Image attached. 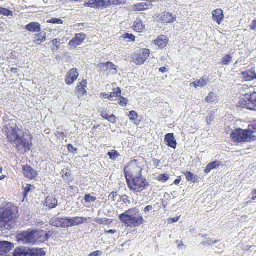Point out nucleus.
Here are the masks:
<instances>
[{"instance_id":"nucleus-10","label":"nucleus","mask_w":256,"mask_h":256,"mask_svg":"<svg viewBox=\"0 0 256 256\" xmlns=\"http://www.w3.org/2000/svg\"><path fill=\"white\" fill-rule=\"evenodd\" d=\"M72 218H57L50 220L51 225L58 228H69L73 226Z\"/></svg>"},{"instance_id":"nucleus-3","label":"nucleus","mask_w":256,"mask_h":256,"mask_svg":"<svg viewBox=\"0 0 256 256\" xmlns=\"http://www.w3.org/2000/svg\"><path fill=\"white\" fill-rule=\"evenodd\" d=\"M118 218L126 228H138L145 222V220L136 208L126 210L119 215Z\"/></svg>"},{"instance_id":"nucleus-1","label":"nucleus","mask_w":256,"mask_h":256,"mask_svg":"<svg viewBox=\"0 0 256 256\" xmlns=\"http://www.w3.org/2000/svg\"><path fill=\"white\" fill-rule=\"evenodd\" d=\"M6 136L9 142L15 144V148L18 152L27 153L30 152L33 146V136L28 130L23 132L22 135H20V129L16 126L8 128L6 127Z\"/></svg>"},{"instance_id":"nucleus-45","label":"nucleus","mask_w":256,"mask_h":256,"mask_svg":"<svg viewBox=\"0 0 256 256\" xmlns=\"http://www.w3.org/2000/svg\"><path fill=\"white\" fill-rule=\"evenodd\" d=\"M62 178L64 180H68L71 176V171L68 169H64L62 170Z\"/></svg>"},{"instance_id":"nucleus-21","label":"nucleus","mask_w":256,"mask_h":256,"mask_svg":"<svg viewBox=\"0 0 256 256\" xmlns=\"http://www.w3.org/2000/svg\"><path fill=\"white\" fill-rule=\"evenodd\" d=\"M151 4L150 2L146 1L143 2L138 3L132 6V10L134 12H140L148 10L150 8Z\"/></svg>"},{"instance_id":"nucleus-34","label":"nucleus","mask_w":256,"mask_h":256,"mask_svg":"<svg viewBox=\"0 0 256 256\" xmlns=\"http://www.w3.org/2000/svg\"><path fill=\"white\" fill-rule=\"evenodd\" d=\"M60 42L61 40L60 38H54L52 40V52H56L60 49Z\"/></svg>"},{"instance_id":"nucleus-42","label":"nucleus","mask_w":256,"mask_h":256,"mask_svg":"<svg viewBox=\"0 0 256 256\" xmlns=\"http://www.w3.org/2000/svg\"><path fill=\"white\" fill-rule=\"evenodd\" d=\"M232 58L230 54H226L222 59V65H228L232 61Z\"/></svg>"},{"instance_id":"nucleus-41","label":"nucleus","mask_w":256,"mask_h":256,"mask_svg":"<svg viewBox=\"0 0 256 256\" xmlns=\"http://www.w3.org/2000/svg\"><path fill=\"white\" fill-rule=\"evenodd\" d=\"M117 72V66L112 62H109L108 73L112 74H116Z\"/></svg>"},{"instance_id":"nucleus-15","label":"nucleus","mask_w":256,"mask_h":256,"mask_svg":"<svg viewBox=\"0 0 256 256\" xmlns=\"http://www.w3.org/2000/svg\"><path fill=\"white\" fill-rule=\"evenodd\" d=\"M250 102V94H246L240 98L238 106L251 110Z\"/></svg>"},{"instance_id":"nucleus-20","label":"nucleus","mask_w":256,"mask_h":256,"mask_svg":"<svg viewBox=\"0 0 256 256\" xmlns=\"http://www.w3.org/2000/svg\"><path fill=\"white\" fill-rule=\"evenodd\" d=\"M160 22L164 24L172 23L176 20V17L169 12H164L160 14Z\"/></svg>"},{"instance_id":"nucleus-23","label":"nucleus","mask_w":256,"mask_h":256,"mask_svg":"<svg viewBox=\"0 0 256 256\" xmlns=\"http://www.w3.org/2000/svg\"><path fill=\"white\" fill-rule=\"evenodd\" d=\"M173 133H169L165 136L164 140L166 144L170 148L176 149L177 146V143L174 139Z\"/></svg>"},{"instance_id":"nucleus-2","label":"nucleus","mask_w":256,"mask_h":256,"mask_svg":"<svg viewBox=\"0 0 256 256\" xmlns=\"http://www.w3.org/2000/svg\"><path fill=\"white\" fill-rule=\"evenodd\" d=\"M18 209L10 202H4L0 206V231L13 229L18 218Z\"/></svg>"},{"instance_id":"nucleus-47","label":"nucleus","mask_w":256,"mask_h":256,"mask_svg":"<svg viewBox=\"0 0 256 256\" xmlns=\"http://www.w3.org/2000/svg\"><path fill=\"white\" fill-rule=\"evenodd\" d=\"M118 103L121 106H126L128 104V100L126 98L120 96Z\"/></svg>"},{"instance_id":"nucleus-13","label":"nucleus","mask_w":256,"mask_h":256,"mask_svg":"<svg viewBox=\"0 0 256 256\" xmlns=\"http://www.w3.org/2000/svg\"><path fill=\"white\" fill-rule=\"evenodd\" d=\"M84 7L94 8H107L110 7L108 0H94L84 4Z\"/></svg>"},{"instance_id":"nucleus-8","label":"nucleus","mask_w":256,"mask_h":256,"mask_svg":"<svg viewBox=\"0 0 256 256\" xmlns=\"http://www.w3.org/2000/svg\"><path fill=\"white\" fill-rule=\"evenodd\" d=\"M18 242L24 244H36L37 242L36 230H29L27 232H24L18 234Z\"/></svg>"},{"instance_id":"nucleus-16","label":"nucleus","mask_w":256,"mask_h":256,"mask_svg":"<svg viewBox=\"0 0 256 256\" xmlns=\"http://www.w3.org/2000/svg\"><path fill=\"white\" fill-rule=\"evenodd\" d=\"M88 82L86 80H83L78 84L76 88V94L78 97H82L87 94L86 88Z\"/></svg>"},{"instance_id":"nucleus-54","label":"nucleus","mask_w":256,"mask_h":256,"mask_svg":"<svg viewBox=\"0 0 256 256\" xmlns=\"http://www.w3.org/2000/svg\"><path fill=\"white\" fill-rule=\"evenodd\" d=\"M251 194L252 196L251 200L247 202V204L253 202L254 201L256 200V188L253 189L252 190L251 192Z\"/></svg>"},{"instance_id":"nucleus-64","label":"nucleus","mask_w":256,"mask_h":256,"mask_svg":"<svg viewBox=\"0 0 256 256\" xmlns=\"http://www.w3.org/2000/svg\"><path fill=\"white\" fill-rule=\"evenodd\" d=\"M152 208V206H147L145 208H144V212H149L151 210Z\"/></svg>"},{"instance_id":"nucleus-19","label":"nucleus","mask_w":256,"mask_h":256,"mask_svg":"<svg viewBox=\"0 0 256 256\" xmlns=\"http://www.w3.org/2000/svg\"><path fill=\"white\" fill-rule=\"evenodd\" d=\"M169 40L166 36L160 35L154 40L153 42L160 48L162 49L166 46Z\"/></svg>"},{"instance_id":"nucleus-28","label":"nucleus","mask_w":256,"mask_h":256,"mask_svg":"<svg viewBox=\"0 0 256 256\" xmlns=\"http://www.w3.org/2000/svg\"><path fill=\"white\" fill-rule=\"evenodd\" d=\"M28 256H45L46 252L42 249L28 248Z\"/></svg>"},{"instance_id":"nucleus-51","label":"nucleus","mask_w":256,"mask_h":256,"mask_svg":"<svg viewBox=\"0 0 256 256\" xmlns=\"http://www.w3.org/2000/svg\"><path fill=\"white\" fill-rule=\"evenodd\" d=\"M48 23L51 24H62L63 23V20L60 18H52L50 20L48 21Z\"/></svg>"},{"instance_id":"nucleus-56","label":"nucleus","mask_w":256,"mask_h":256,"mask_svg":"<svg viewBox=\"0 0 256 256\" xmlns=\"http://www.w3.org/2000/svg\"><path fill=\"white\" fill-rule=\"evenodd\" d=\"M249 27L250 30L256 31V20H254L252 22Z\"/></svg>"},{"instance_id":"nucleus-39","label":"nucleus","mask_w":256,"mask_h":256,"mask_svg":"<svg viewBox=\"0 0 256 256\" xmlns=\"http://www.w3.org/2000/svg\"><path fill=\"white\" fill-rule=\"evenodd\" d=\"M126 2V0H108L109 6H111L124 5Z\"/></svg>"},{"instance_id":"nucleus-62","label":"nucleus","mask_w":256,"mask_h":256,"mask_svg":"<svg viewBox=\"0 0 256 256\" xmlns=\"http://www.w3.org/2000/svg\"><path fill=\"white\" fill-rule=\"evenodd\" d=\"M100 96L101 97H102V98H107L108 100H110V96H110V94H106V93H104V92H102L100 94Z\"/></svg>"},{"instance_id":"nucleus-26","label":"nucleus","mask_w":256,"mask_h":256,"mask_svg":"<svg viewBox=\"0 0 256 256\" xmlns=\"http://www.w3.org/2000/svg\"><path fill=\"white\" fill-rule=\"evenodd\" d=\"M50 238V235L43 230H36V238L38 242H44Z\"/></svg>"},{"instance_id":"nucleus-33","label":"nucleus","mask_w":256,"mask_h":256,"mask_svg":"<svg viewBox=\"0 0 256 256\" xmlns=\"http://www.w3.org/2000/svg\"><path fill=\"white\" fill-rule=\"evenodd\" d=\"M130 120L133 121L136 125L138 126L140 122V120H138V113L132 110L129 112L128 114Z\"/></svg>"},{"instance_id":"nucleus-29","label":"nucleus","mask_w":256,"mask_h":256,"mask_svg":"<svg viewBox=\"0 0 256 256\" xmlns=\"http://www.w3.org/2000/svg\"><path fill=\"white\" fill-rule=\"evenodd\" d=\"M248 131V135L250 137L252 141L256 140V136H254V134L256 132V122H253L252 124L248 126V128L246 129Z\"/></svg>"},{"instance_id":"nucleus-14","label":"nucleus","mask_w":256,"mask_h":256,"mask_svg":"<svg viewBox=\"0 0 256 256\" xmlns=\"http://www.w3.org/2000/svg\"><path fill=\"white\" fill-rule=\"evenodd\" d=\"M79 76L78 70L76 68L70 70L65 77V82L68 85H71L78 79Z\"/></svg>"},{"instance_id":"nucleus-17","label":"nucleus","mask_w":256,"mask_h":256,"mask_svg":"<svg viewBox=\"0 0 256 256\" xmlns=\"http://www.w3.org/2000/svg\"><path fill=\"white\" fill-rule=\"evenodd\" d=\"M212 18L213 20L218 24H220L224 21V11L222 8H217L212 12Z\"/></svg>"},{"instance_id":"nucleus-46","label":"nucleus","mask_w":256,"mask_h":256,"mask_svg":"<svg viewBox=\"0 0 256 256\" xmlns=\"http://www.w3.org/2000/svg\"><path fill=\"white\" fill-rule=\"evenodd\" d=\"M216 98L215 94L213 92H210L206 98V101L208 103H212L214 101Z\"/></svg>"},{"instance_id":"nucleus-22","label":"nucleus","mask_w":256,"mask_h":256,"mask_svg":"<svg viewBox=\"0 0 256 256\" xmlns=\"http://www.w3.org/2000/svg\"><path fill=\"white\" fill-rule=\"evenodd\" d=\"M25 29L30 32H39L41 31V26L38 22H31L25 26Z\"/></svg>"},{"instance_id":"nucleus-27","label":"nucleus","mask_w":256,"mask_h":256,"mask_svg":"<svg viewBox=\"0 0 256 256\" xmlns=\"http://www.w3.org/2000/svg\"><path fill=\"white\" fill-rule=\"evenodd\" d=\"M46 40V34L40 32L34 34V43L35 44H41Z\"/></svg>"},{"instance_id":"nucleus-25","label":"nucleus","mask_w":256,"mask_h":256,"mask_svg":"<svg viewBox=\"0 0 256 256\" xmlns=\"http://www.w3.org/2000/svg\"><path fill=\"white\" fill-rule=\"evenodd\" d=\"M46 206L50 209L54 208L58 205V200L53 196H48L46 200Z\"/></svg>"},{"instance_id":"nucleus-49","label":"nucleus","mask_w":256,"mask_h":256,"mask_svg":"<svg viewBox=\"0 0 256 256\" xmlns=\"http://www.w3.org/2000/svg\"><path fill=\"white\" fill-rule=\"evenodd\" d=\"M32 187H34V186L31 184H26L25 186H22L24 197L26 196L28 192L31 190Z\"/></svg>"},{"instance_id":"nucleus-48","label":"nucleus","mask_w":256,"mask_h":256,"mask_svg":"<svg viewBox=\"0 0 256 256\" xmlns=\"http://www.w3.org/2000/svg\"><path fill=\"white\" fill-rule=\"evenodd\" d=\"M84 200L86 202H94L96 200V197L92 196L90 194H86L84 196Z\"/></svg>"},{"instance_id":"nucleus-53","label":"nucleus","mask_w":256,"mask_h":256,"mask_svg":"<svg viewBox=\"0 0 256 256\" xmlns=\"http://www.w3.org/2000/svg\"><path fill=\"white\" fill-rule=\"evenodd\" d=\"M124 37L125 38L129 39L132 42H134L136 37L132 34L126 33L124 34Z\"/></svg>"},{"instance_id":"nucleus-5","label":"nucleus","mask_w":256,"mask_h":256,"mask_svg":"<svg viewBox=\"0 0 256 256\" xmlns=\"http://www.w3.org/2000/svg\"><path fill=\"white\" fill-rule=\"evenodd\" d=\"M143 158L134 159L128 162L124 168V174L126 180L140 176L143 170Z\"/></svg>"},{"instance_id":"nucleus-35","label":"nucleus","mask_w":256,"mask_h":256,"mask_svg":"<svg viewBox=\"0 0 256 256\" xmlns=\"http://www.w3.org/2000/svg\"><path fill=\"white\" fill-rule=\"evenodd\" d=\"M72 219L74 226L80 225L87 221V218L82 217H74Z\"/></svg>"},{"instance_id":"nucleus-60","label":"nucleus","mask_w":256,"mask_h":256,"mask_svg":"<svg viewBox=\"0 0 256 256\" xmlns=\"http://www.w3.org/2000/svg\"><path fill=\"white\" fill-rule=\"evenodd\" d=\"M102 254V252L100 250H96L90 254H89L88 256H98Z\"/></svg>"},{"instance_id":"nucleus-43","label":"nucleus","mask_w":256,"mask_h":256,"mask_svg":"<svg viewBox=\"0 0 256 256\" xmlns=\"http://www.w3.org/2000/svg\"><path fill=\"white\" fill-rule=\"evenodd\" d=\"M0 14L7 16H12V12L6 8H4L0 6Z\"/></svg>"},{"instance_id":"nucleus-58","label":"nucleus","mask_w":256,"mask_h":256,"mask_svg":"<svg viewBox=\"0 0 256 256\" xmlns=\"http://www.w3.org/2000/svg\"><path fill=\"white\" fill-rule=\"evenodd\" d=\"M55 135L56 137H58L59 138H64V137H66V136L64 134V132H60V131H57L56 132Z\"/></svg>"},{"instance_id":"nucleus-24","label":"nucleus","mask_w":256,"mask_h":256,"mask_svg":"<svg viewBox=\"0 0 256 256\" xmlns=\"http://www.w3.org/2000/svg\"><path fill=\"white\" fill-rule=\"evenodd\" d=\"M145 24L140 19H136L132 26V29L138 32H142L145 29Z\"/></svg>"},{"instance_id":"nucleus-37","label":"nucleus","mask_w":256,"mask_h":256,"mask_svg":"<svg viewBox=\"0 0 256 256\" xmlns=\"http://www.w3.org/2000/svg\"><path fill=\"white\" fill-rule=\"evenodd\" d=\"M251 110H256V92L250 93Z\"/></svg>"},{"instance_id":"nucleus-11","label":"nucleus","mask_w":256,"mask_h":256,"mask_svg":"<svg viewBox=\"0 0 256 256\" xmlns=\"http://www.w3.org/2000/svg\"><path fill=\"white\" fill-rule=\"evenodd\" d=\"M86 38V35L83 33L76 34L68 42V46L71 49H76V48L82 44Z\"/></svg>"},{"instance_id":"nucleus-4","label":"nucleus","mask_w":256,"mask_h":256,"mask_svg":"<svg viewBox=\"0 0 256 256\" xmlns=\"http://www.w3.org/2000/svg\"><path fill=\"white\" fill-rule=\"evenodd\" d=\"M126 180L129 190L134 193H140L147 190L150 186L148 182L142 174Z\"/></svg>"},{"instance_id":"nucleus-44","label":"nucleus","mask_w":256,"mask_h":256,"mask_svg":"<svg viewBox=\"0 0 256 256\" xmlns=\"http://www.w3.org/2000/svg\"><path fill=\"white\" fill-rule=\"evenodd\" d=\"M101 72H106L108 70L109 62H101L98 66Z\"/></svg>"},{"instance_id":"nucleus-57","label":"nucleus","mask_w":256,"mask_h":256,"mask_svg":"<svg viewBox=\"0 0 256 256\" xmlns=\"http://www.w3.org/2000/svg\"><path fill=\"white\" fill-rule=\"evenodd\" d=\"M118 196V193L116 192H112L108 196L109 198L112 200L113 201H115V198Z\"/></svg>"},{"instance_id":"nucleus-9","label":"nucleus","mask_w":256,"mask_h":256,"mask_svg":"<svg viewBox=\"0 0 256 256\" xmlns=\"http://www.w3.org/2000/svg\"><path fill=\"white\" fill-rule=\"evenodd\" d=\"M150 55V50L142 48L134 53L133 56V62L137 65H142L148 59Z\"/></svg>"},{"instance_id":"nucleus-63","label":"nucleus","mask_w":256,"mask_h":256,"mask_svg":"<svg viewBox=\"0 0 256 256\" xmlns=\"http://www.w3.org/2000/svg\"><path fill=\"white\" fill-rule=\"evenodd\" d=\"M214 118L212 116L206 117V121L208 124H210L212 122Z\"/></svg>"},{"instance_id":"nucleus-59","label":"nucleus","mask_w":256,"mask_h":256,"mask_svg":"<svg viewBox=\"0 0 256 256\" xmlns=\"http://www.w3.org/2000/svg\"><path fill=\"white\" fill-rule=\"evenodd\" d=\"M179 218H180L179 216L176 217L174 218H170L168 219V223L169 224H172L174 222H176L179 220Z\"/></svg>"},{"instance_id":"nucleus-18","label":"nucleus","mask_w":256,"mask_h":256,"mask_svg":"<svg viewBox=\"0 0 256 256\" xmlns=\"http://www.w3.org/2000/svg\"><path fill=\"white\" fill-rule=\"evenodd\" d=\"M241 78L246 82H250L256 80V72L254 68H252L241 73Z\"/></svg>"},{"instance_id":"nucleus-55","label":"nucleus","mask_w":256,"mask_h":256,"mask_svg":"<svg viewBox=\"0 0 256 256\" xmlns=\"http://www.w3.org/2000/svg\"><path fill=\"white\" fill-rule=\"evenodd\" d=\"M107 120L111 123L116 124V118L114 114H112L108 116Z\"/></svg>"},{"instance_id":"nucleus-7","label":"nucleus","mask_w":256,"mask_h":256,"mask_svg":"<svg viewBox=\"0 0 256 256\" xmlns=\"http://www.w3.org/2000/svg\"><path fill=\"white\" fill-rule=\"evenodd\" d=\"M230 138L236 143L248 142L252 141L248 135V131L240 128H236L232 130Z\"/></svg>"},{"instance_id":"nucleus-12","label":"nucleus","mask_w":256,"mask_h":256,"mask_svg":"<svg viewBox=\"0 0 256 256\" xmlns=\"http://www.w3.org/2000/svg\"><path fill=\"white\" fill-rule=\"evenodd\" d=\"M22 172L24 177L30 180H34L38 176V171L28 164L22 166Z\"/></svg>"},{"instance_id":"nucleus-31","label":"nucleus","mask_w":256,"mask_h":256,"mask_svg":"<svg viewBox=\"0 0 256 256\" xmlns=\"http://www.w3.org/2000/svg\"><path fill=\"white\" fill-rule=\"evenodd\" d=\"M221 162L218 160L211 162L206 166L204 172L206 174H208L212 170L216 168L217 166H219Z\"/></svg>"},{"instance_id":"nucleus-32","label":"nucleus","mask_w":256,"mask_h":256,"mask_svg":"<svg viewBox=\"0 0 256 256\" xmlns=\"http://www.w3.org/2000/svg\"><path fill=\"white\" fill-rule=\"evenodd\" d=\"M182 174L186 176V179L188 182H192L194 183L198 182V178L194 176L193 173L190 172H184Z\"/></svg>"},{"instance_id":"nucleus-36","label":"nucleus","mask_w":256,"mask_h":256,"mask_svg":"<svg viewBox=\"0 0 256 256\" xmlns=\"http://www.w3.org/2000/svg\"><path fill=\"white\" fill-rule=\"evenodd\" d=\"M94 221L100 224L110 225L112 222L113 220L112 219H108L106 218H100L95 219Z\"/></svg>"},{"instance_id":"nucleus-6","label":"nucleus","mask_w":256,"mask_h":256,"mask_svg":"<svg viewBox=\"0 0 256 256\" xmlns=\"http://www.w3.org/2000/svg\"><path fill=\"white\" fill-rule=\"evenodd\" d=\"M13 248V244L8 242H0V256H28V248L18 247L15 248L12 256L8 254Z\"/></svg>"},{"instance_id":"nucleus-30","label":"nucleus","mask_w":256,"mask_h":256,"mask_svg":"<svg viewBox=\"0 0 256 256\" xmlns=\"http://www.w3.org/2000/svg\"><path fill=\"white\" fill-rule=\"evenodd\" d=\"M204 77L200 78V80H197L196 81L192 82L190 84L193 86L195 88L198 87H203L206 86L208 82V78H204Z\"/></svg>"},{"instance_id":"nucleus-38","label":"nucleus","mask_w":256,"mask_h":256,"mask_svg":"<svg viewBox=\"0 0 256 256\" xmlns=\"http://www.w3.org/2000/svg\"><path fill=\"white\" fill-rule=\"evenodd\" d=\"M122 94V90L119 87L113 89V92L110 94V100L115 97H120Z\"/></svg>"},{"instance_id":"nucleus-40","label":"nucleus","mask_w":256,"mask_h":256,"mask_svg":"<svg viewBox=\"0 0 256 256\" xmlns=\"http://www.w3.org/2000/svg\"><path fill=\"white\" fill-rule=\"evenodd\" d=\"M108 155L112 160H115L117 158L120 156V153L116 150H112L109 152L108 153Z\"/></svg>"},{"instance_id":"nucleus-50","label":"nucleus","mask_w":256,"mask_h":256,"mask_svg":"<svg viewBox=\"0 0 256 256\" xmlns=\"http://www.w3.org/2000/svg\"><path fill=\"white\" fill-rule=\"evenodd\" d=\"M169 178L168 175L166 174H164L159 175L158 178V180L160 182H166Z\"/></svg>"},{"instance_id":"nucleus-61","label":"nucleus","mask_w":256,"mask_h":256,"mask_svg":"<svg viewBox=\"0 0 256 256\" xmlns=\"http://www.w3.org/2000/svg\"><path fill=\"white\" fill-rule=\"evenodd\" d=\"M100 116L102 118L107 120L110 115H108L106 111H103L101 112Z\"/></svg>"},{"instance_id":"nucleus-52","label":"nucleus","mask_w":256,"mask_h":256,"mask_svg":"<svg viewBox=\"0 0 256 256\" xmlns=\"http://www.w3.org/2000/svg\"><path fill=\"white\" fill-rule=\"evenodd\" d=\"M67 148L70 152L74 154L77 153L78 149L74 148L72 144H68L67 146Z\"/></svg>"}]
</instances>
